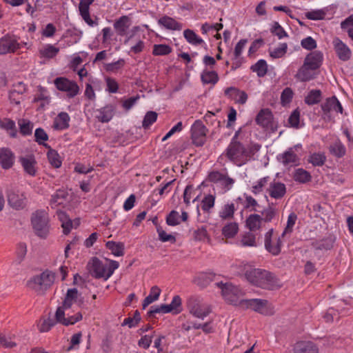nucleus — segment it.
<instances>
[{
  "instance_id": "f257e3e1",
  "label": "nucleus",
  "mask_w": 353,
  "mask_h": 353,
  "mask_svg": "<svg viewBox=\"0 0 353 353\" xmlns=\"http://www.w3.org/2000/svg\"><path fill=\"white\" fill-rule=\"evenodd\" d=\"M234 268L236 269L238 274L244 275L250 283L258 287L274 290L281 286L279 281L273 274L266 270L254 268L248 262H237Z\"/></svg>"
},
{
  "instance_id": "f03ea898",
  "label": "nucleus",
  "mask_w": 353,
  "mask_h": 353,
  "mask_svg": "<svg viewBox=\"0 0 353 353\" xmlns=\"http://www.w3.org/2000/svg\"><path fill=\"white\" fill-rule=\"evenodd\" d=\"M239 134V131L235 132L230 143L219 157L220 162H221L224 158H227L236 166H242L251 159L252 155L250 150L245 147L237 140Z\"/></svg>"
},
{
  "instance_id": "7ed1b4c3",
  "label": "nucleus",
  "mask_w": 353,
  "mask_h": 353,
  "mask_svg": "<svg viewBox=\"0 0 353 353\" xmlns=\"http://www.w3.org/2000/svg\"><path fill=\"white\" fill-rule=\"evenodd\" d=\"M91 274L97 279L107 281L119 267L117 261L105 259L104 261L93 257L88 264Z\"/></svg>"
},
{
  "instance_id": "20e7f679",
  "label": "nucleus",
  "mask_w": 353,
  "mask_h": 353,
  "mask_svg": "<svg viewBox=\"0 0 353 353\" xmlns=\"http://www.w3.org/2000/svg\"><path fill=\"white\" fill-rule=\"evenodd\" d=\"M54 280L55 274L51 271L46 270L28 281L27 286L36 292H43L51 287Z\"/></svg>"
},
{
  "instance_id": "39448f33",
  "label": "nucleus",
  "mask_w": 353,
  "mask_h": 353,
  "mask_svg": "<svg viewBox=\"0 0 353 353\" xmlns=\"http://www.w3.org/2000/svg\"><path fill=\"white\" fill-rule=\"evenodd\" d=\"M187 307L190 314L193 316L203 319L212 312L208 303L199 296H190L187 301Z\"/></svg>"
},
{
  "instance_id": "423d86ee",
  "label": "nucleus",
  "mask_w": 353,
  "mask_h": 353,
  "mask_svg": "<svg viewBox=\"0 0 353 353\" xmlns=\"http://www.w3.org/2000/svg\"><path fill=\"white\" fill-rule=\"evenodd\" d=\"M31 223L36 234L40 237L47 236L50 230L49 215L46 210H37L32 213Z\"/></svg>"
},
{
  "instance_id": "0eeeda50",
  "label": "nucleus",
  "mask_w": 353,
  "mask_h": 353,
  "mask_svg": "<svg viewBox=\"0 0 353 353\" xmlns=\"http://www.w3.org/2000/svg\"><path fill=\"white\" fill-rule=\"evenodd\" d=\"M240 305L263 315H272L274 313L273 305L267 300L261 299H243Z\"/></svg>"
},
{
  "instance_id": "6e6552de",
  "label": "nucleus",
  "mask_w": 353,
  "mask_h": 353,
  "mask_svg": "<svg viewBox=\"0 0 353 353\" xmlns=\"http://www.w3.org/2000/svg\"><path fill=\"white\" fill-rule=\"evenodd\" d=\"M217 286L221 290L223 298L229 303L234 305H240L242 301L240 298L243 296V291L237 286L230 283H217Z\"/></svg>"
},
{
  "instance_id": "1a4fd4ad",
  "label": "nucleus",
  "mask_w": 353,
  "mask_h": 353,
  "mask_svg": "<svg viewBox=\"0 0 353 353\" xmlns=\"http://www.w3.org/2000/svg\"><path fill=\"white\" fill-rule=\"evenodd\" d=\"M83 315L81 312L73 313L71 309H65L59 307L55 312L56 321L65 326L74 325L82 320Z\"/></svg>"
},
{
  "instance_id": "9d476101",
  "label": "nucleus",
  "mask_w": 353,
  "mask_h": 353,
  "mask_svg": "<svg viewBox=\"0 0 353 353\" xmlns=\"http://www.w3.org/2000/svg\"><path fill=\"white\" fill-rule=\"evenodd\" d=\"M284 237L281 235L274 234L273 229L269 230L264 234V246L265 250L272 254L276 256L280 254L283 245V240Z\"/></svg>"
},
{
  "instance_id": "9b49d317",
  "label": "nucleus",
  "mask_w": 353,
  "mask_h": 353,
  "mask_svg": "<svg viewBox=\"0 0 353 353\" xmlns=\"http://www.w3.org/2000/svg\"><path fill=\"white\" fill-rule=\"evenodd\" d=\"M208 180L220 188L222 193H225L231 190L235 183V180L230 177L226 172H211L208 174Z\"/></svg>"
},
{
  "instance_id": "f8f14e48",
  "label": "nucleus",
  "mask_w": 353,
  "mask_h": 353,
  "mask_svg": "<svg viewBox=\"0 0 353 353\" xmlns=\"http://www.w3.org/2000/svg\"><path fill=\"white\" fill-rule=\"evenodd\" d=\"M54 85L59 91L66 93L69 98H73L79 93L77 83L65 77H57L54 81Z\"/></svg>"
},
{
  "instance_id": "ddd939ff",
  "label": "nucleus",
  "mask_w": 353,
  "mask_h": 353,
  "mask_svg": "<svg viewBox=\"0 0 353 353\" xmlns=\"http://www.w3.org/2000/svg\"><path fill=\"white\" fill-rule=\"evenodd\" d=\"M138 26L134 27L130 30L129 36L125 37L123 44L130 47V53L139 54L143 52L145 48V41L136 36V32L139 30Z\"/></svg>"
},
{
  "instance_id": "4468645a",
  "label": "nucleus",
  "mask_w": 353,
  "mask_h": 353,
  "mask_svg": "<svg viewBox=\"0 0 353 353\" xmlns=\"http://www.w3.org/2000/svg\"><path fill=\"white\" fill-rule=\"evenodd\" d=\"M191 138L196 146H202L206 139L207 129L200 120H196L191 126Z\"/></svg>"
},
{
  "instance_id": "2eb2a0df",
  "label": "nucleus",
  "mask_w": 353,
  "mask_h": 353,
  "mask_svg": "<svg viewBox=\"0 0 353 353\" xmlns=\"http://www.w3.org/2000/svg\"><path fill=\"white\" fill-rule=\"evenodd\" d=\"M20 48L15 36L6 34L0 39V55L14 52Z\"/></svg>"
},
{
  "instance_id": "dca6fc26",
  "label": "nucleus",
  "mask_w": 353,
  "mask_h": 353,
  "mask_svg": "<svg viewBox=\"0 0 353 353\" xmlns=\"http://www.w3.org/2000/svg\"><path fill=\"white\" fill-rule=\"evenodd\" d=\"M94 0H81L79 5V11L83 20L90 27L98 25L97 18L92 19L90 14V6Z\"/></svg>"
},
{
  "instance_id": "f3484780",
  "label": "nucleus",
  "mask_w": 353,
  "mask_h": 353,
  "mask_svg": "<svg viewBox=\"0 0 353 353\" xmlns=\"http://www.w3.org/2000/svg\"><path fill=\"white\" fill-rule=\"evenodd\" d=\"M332 43L334 49L339 59L342 61H347L350 59L352 56L351 50L340 39L334 38Z\"/></svg>"
},
{
  "instance_id": "a211bd4d",
  "label": "nucleus",
  "mask_w": 353,
  "mask_h": 353,
  "mask_svg": "<svg viewBox=\"0 0 353 353\" xmlns=\"http://www.w3.org/2000/svg\"><path fill=\"white\" fill-rule=\"evenodd\" d=\"M132 24L130 19L127 16H122L115 21L114 28L119 36L127 37L130 34L128 30Z\"/></svg>"
},
{
  "instance_id": "6ab92c4d",
  "label": "nucleus",
  "mask_w": 353,
  "mask_h": 353,
  "mask_svg": "<svg viewBox=\"0 0 353 353\" xmlns=\"http://www.w3.org/2000/svg\"><path fill=\"white\" fill-rule=\"evenodd\" d=\"M114 112L115 108L112 105L108 104L97 109L94 111V117L100 122L108 123L112 119Z\"/></svg>"
},
{
  "instance_id": "aec40b11",
  "label": "nucleus",
  "mask_w": 353,
  "mask_h": 353,
  "mask_svg": "<svg viewBox=\"0 0 353 353\" xmlns=\"http://www.w3.org/2000/svg\"><path fill=\"white\" fill-rule=\"evenodd\" d=\"M298 146L289 148L285 152L278 155V160L285 166H292L299 162V158L295 153L294 150H296Z\"/></svg>"
},
{
  "instance_id": "412c9836",
  "label": "nucleus",
  "mask_w": 353,
  "mask_h": 353,
  "mask_svg": "<svg viewBox=\"0 0 353 353\" xmlns=\"http://www.w3.org/2000/svg\"><path fill=\"white\" fill-rule=\"evenodd\" d=\"M294 353H319L318 347L312 341H300L293 346Z\"/></svg>"
},
{
  "instance_id": "4be33fe9",
  "label": "nucleus",
  "mask_w": 353,
  "mask_h": 353,
  "mask_svg": "<svg viewBox=\"0 0 353 353\" xmlns=\"http://www.w3.org/2000/svg\"><path fill=\"white\" fill-rule=\"evenodd\" d=\"M14 155L9 148H0V165L3 169L10 168L14 163Z\"/></svg>"
},
{
  "instance_id": "5701e85b",
  "label": "nucleus",
  "mask_w": 353,
  "mask_h": 353,
  "mask_svg": "<svg viewBox=\"0 0 353 353\" xmlns=\"http://www.w3.org/2000/svg\"><path fill=\"white\" fill-rule=\"evenodd\" d=\"M321 108L325 113L327 112H343V108L341 103L336 97L328 98L321 105Z\"/></svg>"
},
{
  "instance_id": "b1692460",
  "label": "nucleus",
  "mask_w": 353,
  "mask_h": 353,
  "mask_svg": "<svg viewBox=\"0 0 353 353\" xmlns=\"http://www.w3.org/2000/svg\"><path fill=\"white\" fill-rule=\"evenodd\" d=\"M323 60V53L320 51H314L305 57L304 63L316 70L321 65Z\"/></svg>"
},
{
  "instance_id": "393cba45",
  "label": "nucleus",
  "mask_w": 353,
  "mask_h": 353,
  "mask_svg": "<svg viewBox=\"0 0 353 353\" xmlns=\"http://www.w3.org/2000/svg\"><path fill=\"white\" fill-rule=\"evenodd\" d=\"M316 70L311 67H309L306 63L299 69L295 77L301 81H308L314 79L316 75Z\"/></svg>"
},
{
  "instance_id": "a878e982",
  "label": "nucleus",
  "mask_w": 353,
  "mask_h": 353,
  "mask_svg": "<svg viewBox=\"0 0 353 353\" xmlns=\"http://www.w3.org/2000/svg\"><path fill=\"white\" fill-rule=\"evenodd\" d=\"M237 244L241 247H256L258 242L256 235L250 231L241 234Z\"/></svg>"
},
{
  "instance_id": "bb28decb",
  "label": "nucleus",
  "mask_w": 353,
  "mask_h": 353,
  "mask_svg": "<svg viewBox=\"0 0 353 353\" xmlns=\"http://www.w3.org/2000/svg\"><path fill=\"white\" fill-rule=\"evenodd\" d=\"M38 170L37 163L32 155L23 157V171L29 176H34Z\"/></svg>"
},
{
  "instance_id": "cd10ccee",
  "label": "nucleus",
  "mask_w": 353,
  "mask_h": 353,
  "mask_svg": "<svg viewBox=\"0 0 353 353\" xmlns=\"http://www.w3.org/2000/svg\"><path fill=\"white\" fill-rule=\"evenodd\" d=\"M158 23L161 26L170 30H181L183 28L181 23L168 16L161 17L158 20Z\"/></svg>"
},
{
  "instance_id": "c85d7f7f",
  "label": "nucleus",
  "mask_w": 353,
  "mask_h": 353,
  "mask_svg": "<svg viewBox=\"0 0 353 353\" xmlns=\"http://www.w3.org/2000/svg\"><path fill=\"white\" fill-rule=\"evenodd\" d=\"M68 194L65 190H59L53 195L50 201V205L52 208H58L63 207L67 198Z\"/></svg>"
},
{
  "instance_id": "c756f323",
  "label": "nucleus",
  "mask_w": 353,
  "mask_h": 353,
  "mask_svg": "<svg viewBox=\"0 0 353 353\" xmlns=\"http://www.w3.org/2000/svg\"><path fill=\"white\" fill-rule=\"evenodd\" d=\"M268 191L272 198L277 199L285 195L286 188L284 183L274 181L270 184Z\"/></svg>"
},
{
  "instance_id": "7c9ffc66",
  "label": "nucleus",
  "mask_w": 353,
  "mask_h": 353,
  "mask_svg": "<svg viewBox=\"0 0 353 353\" xmlns=\"http://www.w3.org/2000/svg\"><path fill=\"white\" fill-rule=\"evenodd\" d=\"M272 121V114L270 110L262 109L256 116V122L258 125L268 128Z\"/></svg>"
},
{
  "instance_id": "2f4dec72",
  "label": "nucleus",
  "mask_w": 353,
  "mask_h": 353,
  "mask_svg": "<svg viewBox=\"0 0 353 353\" xmlns=\"http://www.w3.org/2000/svg\"><path fill=\"white\" fill-rule=\"evenodd\" d=\"M22 194L19 190L11 189L8 194V201L10 206L15 210H19L22 205L21 199Z\"/></svg>"
},
{
  "instance_id": "473e14b6",
  "label": "nucleus",
  "mask_w": 353,
  "mask_h": 353,
  "mask_svg": "<svg viewBox=\"0 0 353 353\" xmlns=\"http://www.w3.org/2000/svg\"><path fill=\"white\" fill-rule=\"evenodd\" d=\"M78 296V290L76 288L68 289L63 301V304L60 307L71 309L72 305L77 303Z\"/></svg>"
},
{
  "instance_id": "72a5a7b5",
  "label": "nucleus",
  "mask_w": 353,
  "mask_h": 353,
  "mask_svg": "<svg viewBox=\"0 0 353 353\" xmlns=\"http://www.w3.org/2000/svg\"><path fill=\"white\" fill-rule=\"evenodd\" d=\"M70 118L68 113L61 112L58 114L54 120V128L57 130H65L69 127Z\"/></svg>"
},
{
  "instance_id": "f704fd0d",
  "label": "nucleus",
  "mask_w": 353,
  "mask_h": 353,
  "mask_svg": "<svg viewBox=\"0 0 353 353\" xmlns=\"http://www.w3.org/2000/svg\"><path fill=\"white\" fill-rule=\"evenodd\" d=\"M183 36L187 42L192 46H206V43L204 41V40L190 29L185 30L183 31Z\"/></svg>"
},
{
  "instance_id": "c9c22d12",
  "label": "nucleus",
  "mask_w": 353,
  "mask_h": 353,
  "mask_svg": "<svg viewBox=\"0 0 353 353\" xmlns=\"http://www.w3.org/2000/svg\"><path fill=\"white\" fill-rule=\"evenodd\" d=\"M235 210V205L233 203H227L219 210V216L223 220L231 219L234 216Z\"/></svg>"
},
{
  "instance_id": "e433bc0d",
  "label": "nucleus",
  "mask_w": 353,
  "mask_h": 353,
  "mask_svg": "<svg viewBox=\"0 0 353 353\" xmlns=\"http://www.w3.org/2000/svg\"><path fill=\"white\" fill-rule=\"evenodd\" d=\"M222 235L226 239L234 238L239 232V225L236 222L227 223L222 228Z\"/></svg>"
},
{
  "instance_id": "4c0bfd02",
  "label": "nucleus",
  "mask_w": 353,
  "mask_h": 353,
  "mask_svg": "<svg viewBox=\"0 0 353 353\" xmlns=\"http://www.w3.org/2000/svg\"><path fill=\"white\" fill-rule=\"evenodd\" d=\"M59 52V48L52 44H46L39 50L41 57L52 59Z\"/></svg>"
},
{
  "instance_id": "58836bf2",
  "label": "nucleus",
  "mask_w": 353,
  "mask_h": 353,
  "mask_svg": "<svg viewBox=\"0 0 353 353\" xmlns=\"http://www.w3.org/2000/svg\"><path fill=\"white\" fill-rule=\"evenodd\" d=\"M161 292V290L158 286H157V285L152 286L150 289L149 295L148 296H146L143 301V304H142L143 308L145 309L150 304L157 301L159 298Z\"/></svg>"
},
{
  "instance_id": "ea45409f",
  "label": "nucleus",
  "mask_w": 353,
  "mask_h": 353,
  "mask_svg": "<svg viewBox=\"0 0 353 353\" xmlns=\"http://www.w3.org/2000/svg\"><path fill=\"white\" fill-rule=\"evenodd\" d=\"M105 245L115 256H121L124 254V244L123 243L110 241L106 242Z\"/></svg>"
},
{
  "instance_id": "a19ab883",
  "label": "nucleus",
  "mask_w": 353,
  "mask_h": 353,
  "mask_svg": "<svg viewBox=\"0 0 353 353\" xmlns=\"http://www.w3.org/2000/svg\"><path fill=\"white\" fill-rule=\"evenodd\" d=\"M263 219L259 214H251L246 220V226L250 231H255L259 230L262 224Z\"/></svg>"
},
{
  "instance_id": "79ce46f5",
  "label": "nucleus",
  "mask_w": 353,
  "mask_h": 353,
  "mask_svg": "<svg viewBox=\"0 0 353 353\" xmlns=\"http://www.w3.org/2000/svg\"><path fill=\"white\" fill-rule=\"evenodd\" d=\"M288 48L286 43H280L276 47L269 50L270 56L272 59L282 58L285 55Z\"/></svg>"
},
{
  "instance_id": "37998d69",
  "label": "nucleus",
  "mask_w": 353,
  "mask_h": 353,
  "mask_svg": "<svg viewBox=\"0 0 353 353\" xmlns=\"http://www.w3.org/2000/svg\"><path fill=\"white\" fill-rule=\"evenodd\" d=\"M201 81L205 84H216L219 81L218 74L215 71L205 70L201 73Z\"/></svg>"
},
{
  "instance_id": "c03bdc74",
  "label": "nucleus",
  "mask_w": 353,
  "mask_h": 353,
  "mask_svg": "<svg viewBox=\"0 0 353 353\" xmlns=\"http://www.w3.org/2000/svg\"><path fill=\"white\" fill-rule=\"evenodd\" d=\"M293 178L294 181L299 183H305L311 180L312 176L310 172L305 170L303 168H298L294 171Z\"/></svg>"
},
{
  "instance_id": "a18cd8bd",
  "label": "nucleus",
  "mask_w": 353,
  "mask_h": 353,
  "mask_svg": "<svg viewBox=\"0 0 353 353\" xmlns=\"http://www.w3.org/2000/svg\"><path fill=\"white\" fill-rule=\"evenodd\" d=\"M252 72H256L259 77H264L268 72V64L264 59L259 60L255 64L251 66Z\"/></svg>"
},
{
  "instance_id": "49530a36",
  "label": "nucleus",
  "mask_w": 353,
  "mask_h": 353,
  "mask_svg": "<svg viewBox=\"0 0 353 353\" xmlns=\"http://www.w3.org/2000/svg\"><path fill=\"white\" fill-rule=\"evenodd\" d=\"M58 216L61 222V226L64 234H68L73 227L72 221L69 219L68 215L63 212H58Z\"/></svg>"
},
{
  "instance_id": "de8ad7c7",
  "label": "nucleus",
  "mask_w": 353,
  "mask_h": 353,
  "mask_svg": "<svg viewBox=\"0 0 353 353\" xmlns=\"http://www.w3.org/2000/svg\"><path fill=\"white\" fill-rule=\"evenodd\" d=\"M330 152L336 157H342L345 155L346 150L344 145L340 141H336L330 145Z\"/></svg>"
},
{
  "instance_id": "09e8293b",
  "label": "nucleus",
  "mask_w": 353,
  "mask_h": 353,
  "mask_svg": "<svg viewBox=\"0 0 353 353\" xmlns=\"http://www.w3.org/2000/svg\"><path fill=\"white\" fill-rule=\"evenodd\" d=\"M215 199L216 197L214 195L210 194L205 195L201 200V206L202 210L206 212H210V210H212L214 206Z\"/></svg>"
},
{
  "instance_id": "8fccbe9b",
  "label": "nucleus",
  "mask_w": 353,
  "mask_h": 353,
  "mask_svg": "<svg viewBox=\"0 0 353 353\" xmlns=\"http://www.w3.org/2000/svg\"><path fill=\"white\" fill-rule=\"evenodd\" d=\"M296 220L297 216L295 213L290 214L288 217L286 226L281 234L282 237H285L287 235H290L292 232Z\"/></svg>"
},
{
  "instance_id": "3c124183",
  "label": "nucleus",
  "mask_w": 353,
  "mask_h": 353,
  "mask_svg": "<svg viewBox=\"0 0 353 353\" xmlns=\"http://www.w3.org/2000/svg\"><path fill=\"white\" fill-rule=\"evenodd\" d=\"M48 159L52 166L59 168L61 166L62 161L57 151L50 149L47 154Z\"/></svg>"
},
{
  "instance_id": "603ef678",
  "label": "nucleus",
  "mask_w": 353,
  "mask_h": 353,
  "mask_svg": "<svg viewBox=\"0 0 353 353\" xmlns=\"http://www.w3.org/2000/svg\"><path fill=\"white\" fill-rule=\"evenodd\" d=\"M172 52V48L167 44H155L153 46L152 54L154 56H164Z\"/></svg>"
},
{
  "instance_id": "864d4df0",
  "label": "nucleus",
  "mask_w": 353,
  "mask_h": 353,
  "mask_svg": "<svg viewBox=\"0 0 353 353\" xmlns=\"http://www.w3.org/2000/svg\"><path fill=\"white\" fill-rule=\"evenodd\" d=\"M269 177H263L256 181L251 187V191L254 194H258L263 192L267 185Z\"/></svg>"
},
{
  "instance_id": "5fc2aeb1",
  "label": "nucleus",
  "mask_w": 353,
  "mask_h": 353,
  "mask_svg": "<svg viewBox=\"0 0 353 353\" xmlns=\"http://www.w3.org/2000/svg\"><path fill=\"white\" fill-rule=\"evenodd\" d=\"M321 97V92L320 90H314L310 91L305 99V102L308 105H314L318 103Z\"/></svg>"
},
{
  "instance_id": "6e6d98bb",
  "label": "nucleus",
  "mask_w": 353,
  "mask_h": 353,
  "mask_svg": "<svg viewBox=\"0 0 353 353\" xmlns=\"http://www.w3.org/2000/svg\"><path fill=\"white\" fill-rule=\"evenodd\" d=\"M125 63L123 59H119L117 61L105 64L104 68L107 72H117L124 66Z\"/></svg>"
},
{
  "instance_id": "4d7b16f0",
  "label": "nucleus",
  "mask_w": 353,
  "mask_h": 353,
  "mask_svg": "<svg viewBox=\"0 0 353 353\" xmlns=\"http://www.w3.org/2000/svg\"><path fill=\"white\" fill-rule=\"evenodd\" d=\"M1 123L2 125L0 126V128L9 132V134L12 137H14L16 136L17 130L15 128V123L13 121L9 119H3Z\"/></svg>"
},
{
  "instance_id": "13d9d810",
  "label": "nucleus",
  "mask_w": 353,
  "mask_h": 353,
  "mask_svg": "<svg viewBox=\"0 0 353 353\" xmlns=\"http://www.w3.org/2000/svg\"><path fill=\"white\" fill-rule=\"evenodd\" d=\"M326 160V157L323 153H313L309 157L308 161L314 166H321L323 165Z\"/></svg>"
},
{
  "instance_id": "bf43d9fd",
  "label": "nucleus",
  "mask_w": 353,
  "mask_h": 353,
  "mask_svg": "<svg viewBox=\"0 0 353 353\" xmlns=\"http://www.w3.org/2000/svg\"><path fill=\"white\" fill-rule=\"evenodd\" d=\"M82 334L81 332L74 334L70 339V345L67 348V351L70 352L73 350H78L79 344L81 342Z\"/></svg>"
},
{
  "instance_id": "052dcab7",
  "label": "nucleus",
  "mask_w": 353,
  "mask_h": 353,
  "mask_svg": "<svg viewBox=\"0 0 353 353\" xmlns=\"http://www.w3.org/2000/svg\"><path fill=\"white\" fill-rule=\"evenodd\" d=\"M157 119V114L153 111L148 112L143 120L142 126L144 128H149L152 123H154Z\"/></svg>"
},
{
  "instance_id": "680f3d73",
  "label": "nucleus",
  "mask_w": 353,
  "mask_h": 353,
  "mask_svg": "<svg viewBox=\"0 0 353 353\" xmlns=\"http://www.w3.org/2000/svg\"><path fill=\"white\" fill-rule=\"evenodd\" d=\"M50 97L46 92H41L34 98V101L39 103V108H44L50 103Z\"/></svg>"
},
{
  "instance_id": "e2e57ef3",
  "label": "nucleus",
  "mask_w": 353,
  "mask_h": 353,
  "mask_svg": "<svg viewBox=\"0 0 353 353\" xmlns=\"http://www.w3.org/2000/svg\"><path fill=\"white\" fill-rule=\"evenodd\" d=\"M222 28H223L222 23H216L211 24V23H205L201 26V32L203 34H207L208 32H213V31L218 32L220 30H221Z\"/></svg>"
},
{
  "instance_id": "0e129e2a",
  "label": "nucleus",
  "mask_w": 353,
  "mask_h": 353,
  "mask_svg": "<svg viewBox=\"0 0 353 353\" xmlns=\"http://www.w3.org/2000/svg\"><path fill=\"white\" fill-rule=\"evenodd\" d=\"M294 96L293 91L290 88H285L281 95V101L283 105L289 104Z\"/></svg>"
},
{
  "instance_id": "69168bd1",
  "label": "nucleus",
  "mask_w": 353,
  "mask_h": 353,
  "mask_svg": "<svg viewBox=\"0 0 353 353\" xmlns=\"http://www.w3.org/2000/svg\"><path fill=\"white\" fill-rule=\"evenodd\" d=\"M166 223L168 225L175 226L180 223V215L178 212L172 210L166 218Z\"/></svg>"
},
{
  "instance_id": "338daca9",
  "label": "nucleus",
  "mask_w": 353,
  "mask_h": 353,
  "mask_svg": "<svg viewBox=\"0 0 353 353\" xmlns=\"http://www.w3.org/2000/svg\"><path fill=\"white\" fill-rule=\"evenodd\" d=\"M325 16V12L321 10H311L305 13V17L310 20H321Z\"/></svg>"
},
{
  "instance_id": "774afa93",
  "label": "nucleus",
  "mask_w": 353,
  "mask_h": 353,
  "mask_svg": "<svg viewBox=\"0 0 353 353\" xmlns=\"http://www.w3.org/2000/svg\"><path fill=\"white\" fill-rule=\"evenodd\" d=\"M272 33L278 37L279 39L288 37L287 32L278 22H274L271 29Z\"/></svg>"
}]
</instances>
